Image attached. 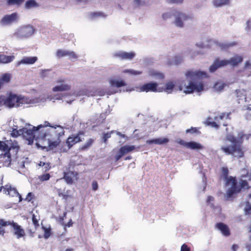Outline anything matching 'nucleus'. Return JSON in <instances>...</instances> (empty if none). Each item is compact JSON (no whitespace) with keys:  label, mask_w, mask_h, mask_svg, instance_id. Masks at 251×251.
<instances>
[{"label":"nucleus","mask_w":251,"mask_h":251,"mask_svg":"<svg viewBox=\"0 0 251 251\" xmlns=\"http://www.w3.org/2000/svg\"><path fill=\"white\" fill-rule=\"evenodd\" d=\"M124 72L125 73H128L130 74V75H140L142 74V71H135L132 69H127L124 71Z\"/></svg>","instance_id":"obj_41"},{"label":"nucleus","mask_w":251,"mask_h":251,"mask_svg":"<svg viewBox=\"0 0 251 251\" xmlns=\"http://www.w3.org/2000/svg\"><path fill=\"white\" fill-rule=\"evenodd\" d=\"M22 128L20 129L19 130H17L16 128H13V130L11 133V135L13 137H17L19 135H22Z\"/></svg>","instance_id":"obj_42"},{"label":"nucleus","mask_w":251,"mask_h":251,"mask_svg":"<svg viewBox=\"0 0 251 251\" xmlns=\"http://www.w3.org/2000/svg\"><path fill=\"white\" fill-rule=\"evenodd\" d=\"M50 177V176L49 174H43L39 176V179L42 181H46L49 180Z\"/></svg>","instance_id":"obj_47"},{"label":"nucleus","mask_w":251,"mask_h":251,"mask_svg":"<svg viewBox=\"0 0 251 251\" xmlns=\"http://www.w3.org/2000/svg\"><path fill=\"white\" fill-rule=\"evenodd\" d=\"M114 132L113 131H111L107 133H104L102 135V140L104 143L106 144L108 138L111 137V134Z\"/></svg>","instance_id":"obj_46"},{"label":"nucleus","mask_w":251,"mask_h":251,"mask_svg":"<svg viewBox=\"0 0 251 251\" xmlns=\"http://www.w3.org/2000/svg\"><path fill=\"white\" fill-rule=\"evenodd\" d=\"M248 180L241 179L239 182L240 184H238L236 177L230 178V181H231V185L227 191V197L231 198L234 194L240 192L242 189H248L251 187V185H250Z\"/></svg>","instance_id":"obj_4"},{"label":"nucleus","mask_w":251,"mask_h":251,"mask_svg":"<svg viewBox=\"0 0 251 251\" xmlns=\"http://www.w3.org/2000/svg\"><path fill=\"white\" fill-rule=\"evenodd\" d=\"M42 229L44 231V237L45 239H48L51 235V229L50 228H46L45 226H42Z\"/></svg>","instance_id":"obj_43"},{"label":"nucleus","mask_w":251,"mask_h":251,"mask_svg":"<svg viewBox=\"0 0 251 251\" xmlns=\"http://www.w3.org/2000/svg\"><path fill=\"white\" fill-rule=\"evenodd\" d=\"M113 56L121 60H131L135 57V53L133 51H119L115 53Z\"/></svg>","instance_id":"obj_15"},{"label":"nucleus","mask_w":251,"mask_h":251,"mask_svg":"<svg viewBox=\"0 0 251 251\" xmlns=\"http://www.w3.org/2000/svg\"><path fill=\"white\" fill-rule=\"evenodd\" d=\"M230 112L228 113H222L220 115L215 116L214 118V120L216 121L218 123L220 124L221 121H223L224 118L226 119L230 120Z\"/></svg>","instance_id":"obj_28"},{"label":"nucleus","mask_w":251,"mask_h":251,"mask_svg":"<svg viewBox=\"0 0 251 251\" xmlns=\"http://www.w3.org/2000/svg\"><path fill=\"white\" fill-rule=\"evenodd\" d=\"M27 232L30 236L33 237L34 236L35 231H33L31 229H28Z\"/></svg>","instance_id":"obj_60"},{"label":"nucleus","mask_w":251,"mask_h":251,"mask_svg":"<svg viewBox=\"0 0 251 251\" xmlns=\"http://www.w3.org/2000/svg\"><path fill=\"white\" fill-rule=\"evenodd\" d=\"M22 35L25 37H28L33 34L34 30L32 27L28 26L23 28L21 30Z\"/></svg>","instance_id":"obj_29"},{"label":"nucleus","mask_w":251,"mask_h":251,"mask_svg":"<svg viewBox=\"0 0 251 251\" xmlns=\"http://www.w3.org/2000/svg\"><path fill=\"white\" fill-rule=\"evenodd\" d=\"M37 60V57H25L21 61L18 62L17 65H20L22 64H33Z\"/></svg>","instance_id":"obj_23"},{"label":"nucleus","mask_w":251,"mask_h":251,"mask_svg":"<svg viewBox=\"0 0 251 251\" xmlns=\"http://www.w3.org/2000/svg\"><path fill=\"white\" fill-rule=\"evenodd\" d=\"M186 133H190L191 134L195 133V134H200L201 131H199V128L197 127H191L190 129H187L186 130Z\"/></svg>","instance_id":"obj_45"},{"label":"nucleus","mask_w":251,"mask_h":251,"mask_svg":"<svg viewBox=\"0 0 251 251\" xmlns=\"http://www.w3.org/2000/svg\"><path fill=\"white\" fill-rule=\"evenodd\" d=\"M227 65H228V60H220L219 58H216L213 63L210 66L209 71L211 73H213L218 68L227 66Z\"/></svg>","instance_id":"obj_13"},{"label":"nucleus","mask_w":251,"mask_h":251,"mask_svg":"<svg viewBox=\"0 0 251 251\" xmlns=\"http://www.w3.org/2000/svg\"><path fill=\"white\" fill-rule=\"evenodd\" d=\"M239 248V246L237 244H233L232 246L231 249L232 251H237L238 249Z\"/></svg>","instance_id":"obj_62"},{"label":"nucleus","mask_w":251,"mask_h":251,"mask_svg":"<svg viewBox=\"0 0 251 251\" xmlns=\"http://www.w3.org/2000/svg\"><path fill=\"white\" fill-rule=\"evenodd\" d=\"M37 6V3L35 0H28L25 3V7L29 9Z\"/></svg>","instance_id":"obj_38"},{"label":"nucleus","mask_w":251,"mask_h":251,"mask_svg":"<svg viewBox=\"0 0 251 251\" xmlns=\"http://www.w3.org/2000/svg\"><path fill=\"white\" fill-rule=\"evenodd\" d=\"M18 103V96L12 93H10L4 100V104L9 108L17 107Z\"/></svg>","instance_id":"obj_9"},{"label":"nucleus","mask_w":251,"mask_h":251,"mask_svg":"<svg viewBox=\"0 0 251 251\" xmlns=\"http://www.w3.org/2000/svg\"><path fill=\"white\" fill-rule=\"evenodd\" d=\"M187 148L190 149L191 150H197V149H202L203 146L200 144V143L191 141L188 142L187 143Z\"/></svg>","instance_id":"obj_30"},{"label":"nucleus","mask_w":251,"mask_h":251,"mask_svg":"<svg viewBox=\"0 0 251 251\" xmlns=\"http://www.w3.org/2000/svg\"><path fill=\"white\" fill-rule=\"evenodd\" d=\"M39 219H38L34 214L32 215V221L34 226L35 229L36 230L40 226L39 223Z\"/></svg>","instance_id":"obj_39"},{"label":"nucleus","mask_w":251,"mask_h":251,"mask_svg":"<svg viewBox=\"0 0 251 251\" xmlns=\"http://www.w3.org/2000/svg\"><path fill=\"white\" fill-rule=\"evenodd\" d=\"M174 15L176 16L174 23L176 26L180 27L183 26V21H185L192 19V17L190 16L187 15L184 13L179 12H176L174 14Z\"/></svg>","instance_id":"obj_10"},{"label":"nucleus","mask_w":251,"mask_h":251,"mask_svg":"<svg viewBox=\"0 0 251 251\" xmlns=\"http://www.w3.org/2000/svg\"><path fill=\"white\" fill-rule=\"evenodd\" d=\"M18 16L17 13L14 12L10 15H6L4 16L1 20V23L3 25H7L16 22L18 20Z\"/></svg>","instance_id":"obj_16"},{"label":"nucleus","mask_w":251,"mask_h":251,"mask_svg":"<svg viewBox=\"0 0 251 251\" xmlns=\"http://www.w3.org/2000/svg\"><path fill=\"white\" fill-rule=\"evenodd\" d=\"M25 0H7V4L8 5H16L20 6L24 2Z\"/></svg>","instance_id":"obj_36"},{"label":"nucleus","mask_w":251,"mask_h":251,"mask_svg":"<svg viewBox=\"0 0 251 251\" xmlns=\"http://www.w3.org/2000/svg\"><path fill=\"white\" fill-rule=\"evenodd\" d=\"M215 228L220 230L222 234L225 237H229L231 235L229 227L223 223H217L215 225Z\"/></svg>","instance_id":"obj_14"},{"label":"nucleus","mask_w":251,"mask_h":251,"mask_svg":"<svg viewBox=\"0 0 251 251\" xmlns=\"http://www.w3.org/2000/svg\"><path fill=\"white\" fill-rule=\"evenodd\" d=\"M176 142L177 143H178V144H179V145H180L181 146L186 147V148L187 147V143H188V142H185V141H184L183 140H182L181 139H177L176 141Z\"/></svg>","instance_id":"obj_53"},{"label":"nucleus","mask_w":251,"mask_h":251,"mask_svg":"<svg viewBox=\"0 0 251 251\" xmlns=\"http://www.w3.org/2000/svg\"><path fill=\"white\" fill-rule=\"evenodd\" d=\"M2 191L4 194L11 196H17L19 197V202L23 200L21 195L18 192L15 188H12L10 185H5L4 186H1L0 191Z\"/></svg>","instance_id":"obj_11"},{"label":"nucleus","mask_w":251,"mask_h":251,"mask_svg":"<svg viewBox=\"0 0 251 251\" xmlns=\"http://www.w3.org/2000/svg\"><path fill=\"white\" fill-rule=\"evenodd\" d=\"M7 223L6 226H10L13 231V234L16 236L17 239L24 238L25 236V232L22 226L13 221H6Z\"/></svg>","instance_id":"obj_8"},{"label":"nucleus","mask_w":251,"mask_h":251,"mask_svg":"<svg viewBox=\"0 0 251 251\" xmlns=\"http://www.w3.org/2000/svg\"><path fill=\"white\" fill-rule=\"evenodd\" d=\"M58 195L59 197H62V198L65 200H68L69 197L68 195L63 194L60 191V190H59L58 191Z\"/></svg>","instance_id":"obj_54"},{"label":"nucleus","mask_w":251,"mask_h":251,"mask_svg":"<svg viewBox=\"0 0 251 251\" xmlns=\"http://www.w3.org/2000/svg\"><path fill=\"white\" fill-rule=\"evenodd\" d=\"M64 131L63 129H61V131L58 132L56 129V128L52 129L47 133H44L40 135H37V137H41L44 141L47 140L48 145L49 148L53 150L57 146L59 147L61 145H59L60 141L59 138L61 136L64 134Z\"/></svg>","instance_id":"obj_3"},{"label":"nucleus","mask_w":251,"mask_h":251,"mask_svg":"<svg viewBox=\"0 0 251 251\" xmlns=\"http://www.w3.org/2000/svg\"><path fill=\"white\" fill-rule=\"evenodd\" d=\"M7 157V161H8L10 163L11 162V154L10 152H5L4 154H0V159L1 158H4L5 157Z\"/></svg>","instance_id":"obj_49"},{"label":"nucleus","mask_w":251,"mask_h":251,"mask_svg":"<svg viewBox=\"0 0 251 251\" xmlns=\"http://www.w3.org/2000/svg\"><path fill=\"white\" fill-rule=\"evenodd\" d=\"M64 80L59 79L56 81L58 83H60V85L56 86L52 88L53 92L66 91L71 89V86L64 83Z\"/></svg>","instance_id":"obj_17"},{"label":"nucleus","mask_w":251,"mask_h":251,"mask_svg":"<svg viewBox=\"0 0 251 251\" xmlns=\"http://www.w3.org/2000/svg\"><path fill=\"white\" fill-rule=\"evenodd\" d=\"M15 59L14 55H6L0 54V64H7L11 62Z\"/></svg>","instance_id":"obj_25"},{"label":"nucleus","mask_w":251,"mask_h":251,"mask_svg":"<svg viewBox=\"0 0 251 251\" xmlns=\"http://www.w3.org/2000/svg\"><path fill=\"white\" fill-rule=\"evenodd\" d=\"M229 0H213V3L214 5L217 7H222L224 5L228 4Z\"/></svg>","instance_id":"obj_33"},{"label":"nucleus","mask_w":251,"mask_h":251,"mask_svg":"<svg viewBox=\"0 0 251 251\" xmlns=\"http://www.w3.org/2000/svg\"><path fill=\"white\" fill-rule=\"evenodd\" d=\"M84 135V132L79 131L76 134H72L66 139L65 143H63L59 146L61 152H66L71 149L75 144L81 142L82 140L80 135Z\"/></svg>","instance_id":"obj_5"},{"label":"nucleus","mask_w":251,"mask_h":251,"mask_svg":"<svg viewBox=\"0 0 251 251\" xmlns=\"http://www.w3.org/2000/svg\"><path fill=\"white\" fill-rule=\"evenodd\" d=\"M244 211L246 215H251V194L249 195Z\"/></svg>","instance_id":"obj_26"},{"label":"nucleus","mask_w":251,"mask_h":251,"mask_svg":"<svg viewBox=\"0 0 251 251\" xmlns=\"http://www.w3.org/2000/svg\"><path fill=\"white\" fill-rule=\"evenodd\" d=\"M243 60V58L242 56L237 54L235 55L232 57L228 60V64H230L232 66L238 65L240 63H241Z\"/></svg>","instance_id":"obj_22"},{"label":"nucleus","mask_w":251,"mask_h":251,"mask_svg":"<svg viewBox=\"0 0 251 251\" xmlns=\"http://www.w3.org/2000/svg\"><path fill=\"white\" fill-rule=\"evenodd\" d=\"M11 79V75L9 74L5 73L2 75L0 77V81L2 82V85L5 83H8Z\"/></svg>","instance_id":"obj_34"},{"label":"nucleus","mask_w":251,"mask_h":251,"mask_svg":"<svg viewBox=\"0 0 251 251\" xmlns=\"http://www.w3.org/2000/svg\"><path fill=\"white\" fill-rule=\"evenodd\" d=\"M226 139L232 144L228 146H223L221 150L227 155H231L233 157L237 159L243 157L244 155L242 142H240L232 134L226 136Z\"/></svg>","instance_id":"obj_2"},{"label":"nucleus","mask_w":251,"mask_h":251,"mask_svg":"<svg viewBox=\"0 0 251 251\" xmlns=\"http://www.w3.org/2000/svg\"><path fill=\"white\" fill-rule=\"evenodd\" d=\"M91 16L93 17H97L100 16H104V14L101 12H93L91 13Z\"/></svg>","instance_id":"obj_57"},{"label":"nucleus","mask_w":251,"mask_h":251,"mask_svg":"<svg viewBox=\"0 0 251 251\" xmlns=\"http://www.w3.org/2000/svg\"><path fill=\"white\" fill-rule=\"evenodd\" d=\"M171 17V15L168 13H164L162 14V18L164 20H167Z\"/></svg>","instance_id":"obj_59"},{"label":"nucleus","mask_w":251,"mask_h":251,"mask_svg":"<svg viewBox=\"0 0 251 251\" xmlns=\"http://www.w3.org/2000/svg\"><path fill=\"white\" fill-rule=\"evenodd\" d=\"M73 223L71 219L70 220V221L67 223V224H65L64 226L65 227H71L73 226Z\"/></svg>","instance_id":"obj_61"},{"label":"nucleus","mask_w":251,"mask_h":251,"mask_svg":"<svg viewBox=\"0 0 251 251\" xmlns=\"http://www.w3.org/2000/svg\"><path fill=\"white\" fill-rule=\"evenodd\" d=\"M167 2L170 4L176 3L181 4L183 2L184 0H166Z\"/></svg>","instance_id":"obj_52"},{"label":"nucleus","mask_w":251,"mask_h":251,"mask_svg":"<svg viewBox=\"0 0 251 251\" xmlns=\"http://www.w3.org/2000/svg\"><path fill=\"white\" fill-rule=\"evenodd\" d=\"M190 248L186 244H183L181 247L180 251H190Z\"/></svg>","instance_id":"obj_55"},{"label":"nucleus","mask_w":251,"mask_h":251,"mask_svg":"<svg viewBox=\"0 0 251 251\" xmlns=\"http://www.w3.org/2000/svg\"><path fill=\"white\" fill-rule=\"evenodd\" d=\"M236 97L239 100L246 99V91L244 89H239L235 91Z\"/></svg>","instance_id":"obj_32"},{"label":"nucleus","mask_w":251,"mask_h":251,"mask_svg":"<svg viewBox=\"0 0 251 251\" xmlns=\"http://www.w3.org/2000/svg\"><path fill=\"white\" fill-rule=\"evenodd\" d=\"M109 83L112 87L116 88H120L126 85V83L123 80L111 79L109 81Z\"/></svg>","instance_id":"obj_27"},{"label":"nucleus","mask_w":251,"mask_h":251,"mask_svg":"<svg viewBox=\"0 0 251 251\" xmlns=\"http://www.w3.org/2000/svg\"><path fill=\"white\" fill-rule=\"evenodd\" d=\"M134 2L137 6L142 4L141 0H134Z\"/></svg>","instance_id":"obj_64"},{"label":"nucleus","mask_w":251,"mask_h":251,"mask_svg":"<svg viewBox=\"0 0 251 251\" xmlns=\"http://www.w3.org/2000/svg\"><path fill=\"white\" fill-rule=\"evenodd\" d=\"M174 87V84L172 82H167L165 86V91L170 93L171 92Z\"/></svg>","instance_id":"obj_44"},{"label":"nucleus","mask_w":251,"mask_h":251,"mask_svg":"<svg viewBox=\"0 0 251 251\" xmlns=\"http://www.w3.org/2000/svg\"><path fill=\"white\" fill-rule=\"evenodd\" d=\"M222 176L223 177L224 179L226 180V185L229 186L231 185V181H230V178L231 177H233V176H228L229 171L227 168L226 167H222Z\"/></svg>","instance_id":"obj_21"},{"label":"nucleus","mask_w":251,"mask_h":251,"mask_svg":"<svg viewBox=\"0 0 251 251\" xmlns=\"http://www.w3.org/2000/svg\"><path fill=\"white\" fill-rule=\"evenodd\" d=\"M135 148V147L133 145H125L120 148L119 153H122V155L124 156L126 153L134 151Z\"/></svg>","instance_id":"obj_24"},{"label":"nucleus","mask_w":251,"mask_h":251,"mask_svg":"<svg viewBox=\"0 0 251 251\" xmlns=\"http://www.w3.org/2000/svg\"><path fill=\"white\" fill-rule=\"evenodd\" d=\"M35 197L34 194H32L31 192H29L26 195V197L25 199V201H31L32 200L35 199Z\"/></svg>","instance_id":"obj_48"},{"label":"nucleus","mask_w":251,"mask_h":251,"mask_svg":"<svg viewBox=\"0 0 251 251\" xmlns=\"http://www.w3.org/2000/svg\"><path fill=\"white\" fill-rule=\"evenodd\" d=\"M67 56H69V58L71 59H76L77 58V56L76 53L73 51H68V53Z\"/></svg>","instance_id":"obj_51"},{"label":"nucleus","mask_w":251,"mask_h":251,"mask_svg":"<svg viewBox=\"0 0 251 251\" xmlns=\"http://www.w3.org/2000/svg\"><path fill=\"white\" fill-rule=\"evenodd\" d=\"M185 76L187 79H189L191 81L188 85H186L184 81L181 82L179 86L180 91H183L186 94H190L195 91L199 92L203 90V84L202 82L198 83L194 81L207 77V73L205 72L190 70L186 72Z\"/></svg>","instance_id":"obj_1"},{"label":"nucleus","mask_w":251,"mask_h":251,"mask_svg":"<svg viewBox=\"0 0 251 251\" xmlns=\"http://www.w3.org/2000/svg\"><path fill=\"white\" fill-rule=\"evenodd\" d=\"M7 223L3 219H0V235L3 236L5 233V227H6Z\"/></svg>","instance_id":"obj_35"},{"label":"nucleus","mask_w":251,"mask_h":251,"mask_svg":"<svg viewBox=\"0 0 251 251\" xmlns=\"http://www.w3.org/2000/svg\"><path fill=\"white\" fill-rule=\"evenodd\" d=\"M182 61V57L181 56H175L174 59V64L178 65Z\"/></svg>","instance_id":"obj_50"},{"label":"nucleus","mask_w":251,"mask_h":251,"mask_svg":"<svg viewBox=\"0 0 251 251\" xmlns=\"http://www.w3.org/2000/svg\"><path fill=\"white\" fill-rule=\"evenodd\" d=\"M11 143H9L10 146H8L5 142L0 141V151H5V152H10L12 151L15 154H16L19 150V147L17 142L14 141L12 142L10 140Z\"/></svg>","instance_id":"obj_7"},{"label":"nucleus","mask_w":251,"mask_h":251,"mask_svg":"<svg viewBox=\"0 0 251 251\" xmlns=\"http://www.w3.org/2000/svg\"><path fill=\"white\" fill-rule=\"evenodd\" d=\"M77 176L78 173L76 172L68 170L64 173L63 178L67 183L72 184L73 179L76 177Z\"/></svg>","instance_id":"obj_18"},{"label":"nucleus","mask_w":251,"mask_h":251,"mask_svg":"<svg viewBox=\"0 0 251 251\" xmlns=\"http://www.w3.org/2000/svg\"><path fill=\"white\" fill-rule=\"evenodd\" d=\"M169 141V140L167 138H158L153 139L147 140V143L150 145L151 144H156V145H163L166 144Z\"/></svg>","instance_id":"obj_20"},{"label":"nucleus","mask_w":251,"mask_h":251,"mask_svg":"<svg viewBox=\"0 0 251 251\" xmlns=\"http://www.w3.org/2000/svg\"><path fill=\"white\" fill-rule=\"evenodd\" d=\"M94 142V139L92 138L89 139L84 145L79 147V150L80 151H84L88 150L89 148L92 145Z\"/></svg>","instance_id":"obj_31"},{"label":"nucleus","mask_w":251,"mask_h":251,"mask_svg":"<svg viewBox=\"0 0 251 251\" xmlns=\"http://www.w3.org/2000/svg\"><path fill=\"white\" fill-rule=\"evenodd\" d=\"M92 186L93 190L95 191L98 189V184L96 181L95 180L93 181Z\"/></svg>","instance_id":"obj_58"},{"label":"nucleus","mask_w":251,"mask_h":251,"mask_svg":"<svg viewBox=\"0 0 251 251\" xmlns=\"http://www.w3.org/2000/svg\"><path fill=\"white\" fill-rule=\"evenodd\" d=\"M158 84L156 82H150L147 83H145L140 86V90L141 92H156L158 91Z\"/></svg>","instance_id":"obj_12"},{"label":"nucleus","mask_w":251,"mask_h":251,"mask_svg":"<svg viewBox=\"0 0 251 251\" xmlns=\"http://www.w3.org/2000/svg\"><path fill=\"white\" fill-rule=\"evenodd\" d=\"M68 53V51L62 50H57L56 52V56L58 58H61L62 57L67 56Z\"/></svg>","instance_id":"obj_40"},{"label":"nucleus","mask_w":251,"mask_h":251,"mask_svg":"<svg viewBox=\"0 0 251 251\" xmlns=\"http://www.w3.org/2000/svg\"><path fill=\"white\" fill-rule=\"evenodd\" d=\"M209 125H210L212 127H214L217 129L219 128V124L216 121H213L209 123Z\"/></svg>","instance_id":"obj_56"},{"label":"nucleus","mask_w":251,"mask_h":251,"mask_svg":"<svg viewBox=\"0 0 251 251\" xmlns=\"http://www.w3.org/2000/svg\"><path fill=\"white\" fill-rule=\"evenodd\" d=\"M237 45L235 42H233L229 43H222L219 45V46L222 50H227L230 47H232Z\"/></svg>","instance_id":"obj_37"},{"label":"nucleus","mask_w":251,"mask_h":251,"mask_svg":"<svg viewBox=\"0 0 251 251\" xmlns=\"http://www.w3.org/2000/svg\"><path fill=\"white\" fill-rule=\"evenodd\" d=\"M247 26L246 27V29L247 30H249L251 29V21H248L247 22Z\"/></svg>","instance_id":"obj_63"},{"label":"nucleus","mask_w":251,"mask_h":251,"mask_svg":"<svg viewBox=\"0 0 251 251\" xmlns=\"http://www.w3.org/2000/svg\"><path fill=\"white\" fill-rule=\"evenodd\" d=\"M36 102V100L34 99H30L28 97L18 96V107L22 106L26 104H34Z\"/></svg>","instance_id":"obj_19"},{"label":"nucleus","mask_w":251,"mask_h":251,"mask_svg":"<svg viewBox=\"0 0 251 251\" xmlns=\"http://www.w3.org/2000/svg\"><path fill=\"white\" fill-rule=\"evenodd\" d=\"M47 126H50V124L48 122H45V125H40L37 127L33 126L32 129H28L26 127L22 128V135L29 142H32L35 137V134L39 132V129Z\"/></svg>","instance_id":"obj_6"}]
</instances>
